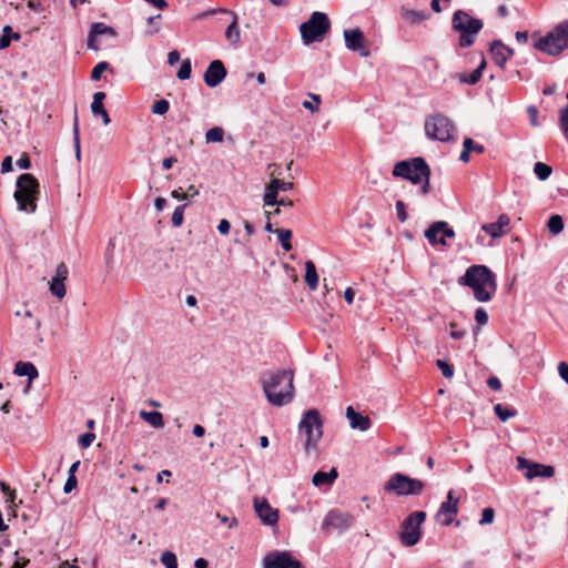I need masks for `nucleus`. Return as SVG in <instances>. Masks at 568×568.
Wrapping results in <instances>:
<instances>
[{
	"label": "nucleus",
	"mask_w": 568,
	"mask_h": 568,
	"mask_svg": "<svg viewBox=\"0 0 568 568\" xmlns=\"http://www.w3.org/2000/svg\"><path fill=\"white\" fill-rule=\"evenodd\" d=\"M458 513V498L454 497V490H449L437 514L436 520L443 526H449Z\"/></svg>",
	"instance_id": "obj_15"
},
{
	"label": "nucleus",
	"mask_w": 568,
	"mask_h": 568,
	"mask_svg": "<svg viewBox=\"0 0 568 568\" xmlns=\"http://www.w3.org/2000/svg\"><path fill=\"white\" fill-rule=\"evenodd\" d=\"M534 173L540 181H546L552 173V169L546 163L536 162L534 165Z\"/></svg>",
	"instance_id": "obj_38"
},
{
	"label": "nucleus",
	"mask_w": 568,
	"mask_h": 568,
	"mask_svg": "<svg viewBox=\"0 0 568 568\" xmlns=\"http://www.w3.org/2000/svg\"><path fill=\"white\" fill-rule=\"evenodd\" d=\"M453 131L452 121L443 114L428 116L425 121V133L432 140L447 142L452 139Z\"/></svg>",
	"instance_id": "obj_11"
},
{
	"label": "nucleus",
	"mask_w": 568,
	"mask_h": 568,
	"mask_svg": "<svg viewBox=\"0 0 568 568\" xmlns=\"http://www.w3.org/2000/svg\"><path fill=\"white\" fill-rule=\"evenodd\" d=\"M224 138V131L220 126H214L206 131L205 140L207 143L222 142Z\"/></svg>",
	"instance_id": "obj_40"
},
{
	"label": "nucleus",
	"mask_w": 568,
	"mask_h": 568,
	"mask_svg": "<svg viewBox=\"0 0 568 568\" xmlns=\"http://www.w3.org/2000/svg\"><path fill=\"white\" fill-rule=\"evenodd\" d=\"M489 51L491 53L493 61L501 70H505L507 61L514 55V50L504 44L500 40H494L490 43Z\"/></svg>",
	"instance_id": "obj_21"
},
{
	"label": "nucleus",
	"mask_w": 568,
	"mask_h": 568,
	"mask_svg": "<svg viewBox=\"0 0 568 568\" xmlns=\"http://www.w3.org/2000/svg\"><path fill=\"white\" fill-rule=\"evenodd\" d=\"M396 213H397V219L400 222H405L407 220L406 206L403 201L396 202Z\"/></svg>",
	"instance_id": "obj_54"
},
{
	"label": "nucleus",
	"mask_w": 568,
	"mask_h": 568,
	"mask_svg": "<svg viewBox=\"0 0 568 568\" xmlns=\"http://www.w3.org/2000/svg\"><path fill=\"white\" fill-rule=\"evenodd\" d=\"M484 23L480 19L471 17L464 10H457L453 14L452 28L459 34L458 45L460 48L471 47Z\"/></svg>",
	"instance_id": "obj_4"
},
{
	"label": "nucleus",
	"mask_w": 568,
	"mask_h": 568,
	"mask_svg": "<svg viewBox=\"0 0 568 568\" xmlns=\"http://www.w3.org/2000/svg\"><path fill=\"white\" fill-rule=\"evenodd\" d=\"M176 158L174 156H169V158H165L163 159L162 161V166L164 170H170L174 163H176Z\"/></svg>",
	"instance_id": "obj_64"
},
{
	"label": "nucleus",
	"mask_w": 568,
	"mask_h": 568,
	"mask_svg": "<svg viewBox=\"0 0 568 568\" xmlns=\"http://www.w3.org/2000/svg\"><path fill=\"white\" fill-rule=\"evenodd\" d=\"M426 519L425 511H414L402 523L399 540L403 546L412 547L422 538V524Z\"/></svg>",
	"instance_id": "obj_9"
},
{
	"label": "nucleus",
	"mask_w": 568,
	"mask_h": 568,
	"mask_svg": "<svg viewBox=\"0 0 568 568\" xmlns=\"http://www.w3.org/2000/svg\"><path fill=\"white\" fill-rule=\"evenodd\" d=\"M191 72H192L191 60L185 59L182 61L176 75L180 80H187L191 77Z\"/></svg>",
	"instance_id": "obj_41"
},
{
	"label": "nucleus",
	"mask_w": 568,
	"mask_h": 568,
	"mask_svg": "<svg viewBox=\"0 0 568 568\" xmlns=\"http://www.w3.org/2000/svg\"><path fill=\"white\" fill-rule=\"evenodd\" d=\"M475 321L478 325H486L488 322V314L483 307H478L475 312Z\"/></svg>",
	"instance_id": "obj_52"
},
{
	"label": "nucleus",
	"mask_w": 568,
	"mask_h": 568,
	"mask_svg": "<svg viewBox=\"0 0 568 568\" xmlns=\"http://www.w3.org/2000/svg\"><path fill=\"white\" fill-rule=\"evenodd\" d=\"M275 233L277 234V237L281 242L283 250L291 251L292 250V244H291L292 231L286 230V229H278L275 231Z\"/></svg>",
	"instance_id": "obj_39"
},
{
	"label": "nucleus",
	"mask_w": 568,
	"mask_h": 568,
	"mask_svg": "<svg viewBox=\"0 0 568 568\" xmlns=\"http://www.w3.org/2000/svg\"><path fill=\"white\" fill-rule=\"evenodd\" d=\"M163 29L162 14H151L144 21V36L153 37L159 34Z\"/></svg>",
	"instance_id": "obj_27"
},
{
	"label": "nucleus",
	"mask_w": 568,
	"mask_h": 568,
	"mask_svg": "<svg viewBox=\"0 0 568 568\" xmlns=\"http://www.w3.org/2000/svg\"><path fill=\"white\" fill-rule=\"evenodd\" d=\"M263 568H304L303 565L287 551H272L263 558Z\"/></svg>",
	"instance_id": "obj_13"
},
{
	"label": "nucleus",
	"mask_w": 568,
	"mask_h": 568,
	"mask_svg": "<svg viewBox=\"0 0 568 568\" xmlns=\"http://www.w3.org/2000/svg\"><path fill=\"white\" fill-rule=\"evenodd\" d=\"M494 410L501 422H506L509 418L515 417L517 415V410L515 408H510L501 404H496L494 406Z\"/></svg>",
	"instance_id": "obj_36"
},
{
	"label": "nucleus",
	"mask_w": 568,
	"mask_h": 568,
	"mask_svg": "<svg viewBox=\"0 0 568 568\" xmlns=\"http://www.w3.org/2000/svg\"><path fill=\"white\" fill-rule=\"evenodd\" d=\"M527 113L529 115V120H530V124L532 126H538L539 125V122H538V109L534 105H529L527 108Z\"/></svg>",
	"instance_id": "obj_55"
},
{
	"label": "nucleus",
	"mask_w": 568,
	"mask_h": 568,
	"mask_svg": "<svg viewBox=\"0 0 568 568\" xmlns=\"http://www.w3.org/2000/svg\"><path fill=\"white\" fill-rule=\"evenodd\" d=\"M458 284L468 286L474 291V297L478 302H489L497 291L495 273L486 265H471L465 274L458 278Z\"/></svg>",
	"instance_id": "obj_2"
},
{
	"label": "nucleus",
	"mask_w": 568,
	"mask_h": 568,
	"mask_svg": "<svg viewBox=\"0 0 568 568\" xmlns=\"http://www.w3.org/2000/svg\"><path fill=\"white\" fill-rule=\"evenodd\" d=\"M169 108H170L169 101L165 99H160L154 102L151 110L154 114L163 115L169 111Z\"/></svg>",
	"instance_id": "obj_43"
},
{
	"label": "nucleus",
	"mask_w": 568,
	"mask_h": 568,
	"mask_svg": "<svg viewBox=\"0 0 568 568\" xmlns=\"http://www.w3.org/2000/svg\"><path fill=\"white\" fill-rule=\"evenodd\" d=\"M118 32L114 28L106 26L102 22H93L90 26L87 45L88 49L98 51L101 49L104 40H115Z\"/></svg>",
	"instance_id": "obj_12"
},
{
	"label": "nucleus",
	"mask_w": 568,
	"mask_h": 568,
	"mask_svg": "<svg viewBox=\"0 0 568 568\" xmlns=\"http://www.w3.org/2000/svg\"><path fill=\"white\" fill-rule=\"evenodd\" d=\"M10 171H12V158L11 156H6L2 160V163H1V172L2 173H8Z\"/></svg>",
	"instance_id": "obj_62"
},
{
	"label": "nucleus",
	"mask_w": 568,
	"mask_h": 568,
	"mask_svg": "<svg viewBox=\"0 0 568 568\" xmlns=\"http://www.w3.org/2000/svg\"><path fill=\"white\" fill-rule=\"evenodd\" d=\"M487 385L489 388H491L493 390H500L501 389V382L499 381L498 377L496 376H490L488 379H487Z\"/></svg>",
	"instance_id": "obj_59"
},
{
	"label": "nucleus",
	"mask_w": 568,
	"mask_h": 568,
	"mask_svg": "<svg viewBox=\"0 0 568 568\" xmlns=\"http://www.w3.org/2000/svg\"><path fill=\"white\" fill-rule=\"evenodd\" d=\"M305 282L311 291H315L318 286V274L311 260L305 262Z\"/></svg>",
	"instance_id": "obj_32"
},
{
	"label": "nucleus",
	"mask_w": 568,
	"mask_h": 568,
	"mask_svg": "<svg viewBox=\"0 0 568 568\" xmlns=\"http://www.w3.org/2000/svg\"><path fill=\"white\" fill-rule=\"evenodd\" d=\"M14 374L18 376H28L29 382L38 377L37 367L30 362H18L14 367Z\"/></svg>",
	"instance_id": "obj_31"
},
{
	"label": "nucleus",
	"mask_w": 568,
	"mask_h": 568,
	"mask_svg": "<svg viewBox=\"0 0 568 568\" xmlns=\"http://www.w3.org/2000/svg\"><path fill=\"white\" fill-rule=\"evenodd\" d=\"M69 276V268L65 263L61 262L55 268V273L49 283L51 294L62 300L67 294L65 281Z\"/></svg>",
	"instance_id": "obj_18"
},
{
	"label": "nucleus",
	"mask_w": 568,
	"mask_h": 568,
	"mask_svg": "<svg viewBox=\"0 0 568 568\" xmlns=\"http://www.w3.org/2000/svg\"><path fill=\"white\" fill-rule=\"evenodd\" d=\"M346 417L349 420V425L353 429L365 432L369 429L372 425L368 416L357 413L352 406L346 408Z\"/></svg>",
	"instance_id": "obj_25"
},
{
	"label": "nucleus",
	"mask_w": 568,
	"mask_h": 568,
	"mask_svg": "<svg viewBox=\"0 0 568 568\" xmlns=\"http://www.w3.org/2000/svg\"><path fill=\"white\" fill-rule=\"evenodd\" d=\"M486 68V61L483 59L479 63V65L470 73H459L457 77H458V80L462 82V83H466V84H476L480 79H481V75H483V71L484 69Z\"/></svg>",
	"instance_id": "obj_30"
},
{
	"label": "nucleus",
	"mask_w": 568,
	"mask_h": 568,
	"mask_svg": "<svg viewBox=\"0 0 568 568\" xmlns=\"http://www.w3.org/2000/svg\"><path fill=\"white\" fill-rule=\"evenodd\" d=\"M558 374L568 384V364L566 362L558 364Z\"/></svg>",
	"instance_id": "obj_58"
},
{
	"label": "nucleus",
	"mask_w": 568,
	"mask_h": 568,
	"mask_svg": "<svg viewBox=\"0 0 568 568\" xmlns=\"http://www.w3.org/2000/svg\"><path fill=\"white\" fill-rule=\"evenodd\" d=\"M94 439H95V434L84 433L79 436L78 443L82 448H88L91 446V444L94 442Z\"/></svg>",
	"instance_id": "obj_49"
},
{
	"label": "nucleus",
	"mask_w": 568,
	"mask_h": 568,
	"mask_svg": "<svg viewBox=\"0 0 568 568\" xmlns=\"http://www.w3.org/2000/svg\"><path fill=\"white\" fill-rule=\"evenodd\" d=\"M445 226H446L445 221H437V222L432 223L428 226V229H426L424 234H425V237L428 240V242L432 245H436V244L446 245V241L444 240V237H438V235L440 234V230Z\"/></svg>",
	"instance_id": "obj_28"
},
{
	"label": "nucleus",
	"mask_w": 568,
	"mask_h": 568,
	"mask_svg": "<svg viewBox=\"0 0 568 568\" xmlns=\"http://www.w3.org/2000/svg\"><path fill=\"white\" fill-rule=\"evenodd\" d=\"M298 428L306 436L304 445L306 453H310L311 449H316L323 436V420L320 412L315 408L306 410L298 424Z\"/></svg>",
	"instance_id": "obj_7"
},
{
	"label": "nucleus",
	"mask_w": 568,
	"mask_h": 568,
	"mask_svg": "<svg viewBox=\"0 0 568 568\" xmlns=\"http://www.w3.org/2000/svg\"><path fill=\"white\" fill-rule=\"evenodd\" d=\"M180 61V53L179 51L176 50H173L171 51L169 54H168V63L170 65H174L175 63H178Z\"/></svg>",
	"instance_id": "obj_63"
},
{
	"label": "nucleus",
	"mask_w": 568,
	"mask_h": 568,
	"mask_svg": "<svg viewBox=\"0 0 568 568\" xmlns=\"http://www.w3.org/2000/svg\"><path fill=\"white\" fill-rule=\"evenodd\" d=\"M535 48L548 55H559L568 49V20L556 24L546 36L535 42Z\"/></svg>",
	"instance_id": "obj_5"
},
{
	"label": "nucleus",
	"mask_w": 568,
	"mask_h": 568,
	"mask_svg": "<svg viewBox=\"0 0 568 568\" xmlns=\"http://www.w3.org/2000/svg\"><path fill=\"white\" fill-rule=\"evenodd\" d=\"M144 2H146L156 10H165L169 8V3L166 0H144Z\"/></svg>",
	"instance_id": "obj_56"
},
{
	"label": "nucleus",
	"mask_w": 568,
	"mask_h": 568,
	"mask_svg": "<svg viewBox=\"0 0 568 568\" xmlns=\"http://www.w3.org/2000/svg\"><path fill=\"white\" fill-rule=\"evenodd\" d=\"M216 12L225 13L232 17L231 23L225 30V39L231 45H237L241 40V31L237 23V14L229 9H212L203 13V16H212Z\"/></svg>",
	"instance_id": "obj_19"
},
{
	"label": "nucleus",
	"mask_w": 568,
	"mask_h": 568,
	"mask_svg": "<svg viewBox=\"0 0 568 568\" xmlns=\"http://www.w3.org/2000/svg\"><path fill=\"white\" fill-rule=\"evenodd\" d=\"M292 182L273 179L265 187L263 202L265 206H273L277 202V194L280 191H290L293 189Z\"/></svg>",
	"instance_id": "obj_20"
},
{
	"label": "nucleus",
	"mask_w": 568,
	"mask_h": 568,
	"mask_svg": "<svg viewBox=\"0 0 568 568\" xmlns=\"http://www.w3.org/2000/svg\"><path fill=\"white\" fill-rule=\"evenodd\" d=\"M518 469L526 470L525 477L529 480L535 477L550 478L555 474V468L549 465L532 463L524 457L517 458Z\"/></svg>",
	"instance_id": "obj_14"
},
{
	"label": "nucleus",
	"mask_w": 568,
	"mask_h": 568,
	"mask_svg": "<svg viewBox=\"0 0 568 568\" xmlns=\"http://www.w3.org/2000/svg\"><path fill=\"white\" fill-rule=\"evenodd\" d=\"M78 485L75 475L69 474L68 479L64 484L63 490L65 494L71 493Z\"/></svg>",
	"instance_id": "obj_53"
},
{
	"label": "nucleus",
	"mask_w": 568,
	"mask_h": 568,
	"mask_svg": "<svg viewBox=\"0 0 568 568\" xmlns=\"http://www.w3.org/2000/svg\"><path fill=\"white\" fill-rule=\"evenodd\" d=\"M262 387L270 404L281 407L292 402L294 397V372L281 369L266 372L262 376Z\"/></svg>",
	"instance_id": "obj_1"
},
{
	"label": "nucleus",
	"mask_w": 568,
	"mask_h": 568,
	"mask_svg": "<svg viewBox=\"0 0 568 568\" xmlns=\"http://www.w3.org/2000/svg\"><path fill=\"white\" fill-rule=\"evenodd\" d=\"M17 165L22 170H27L31 166V161L27 154H23L20 159H18Z\"/></svg>",
	"instance_id": "obj_61"
},
{
	"label": "nucleus",
	"mask_w": 568,
	"mask_h": 568,
	"mask_svg": "<svg viewBox=\"0 0 568 568\" xmlns=\"http://www.w3.org/2000/svg\"><path fill=\"white\" fill-rule=\"evenodd\" d=\"M308 97L313 101H304L303 106L312 112H315L318 110V105L321 104V97L315 93H308Z\"/></svg>",
	"instance_id": "obj_46"
},
{
	"label": "nucleus",
	"mask_w": 568,
	"mask_h": 568,
	"mask_svg": "<svg viewBox=\"0 0 568 568\" xmlns=\"http://www.w3.org/2000/svg\"><path fill=\"white\" fill-rule=\"evenodd\" d=\"M185 204L184 205H179L175 207L173 214H172V224L173 226L175 227H179L182 225L183 223V219H184V210H185Z\"/></svg>",
	"instance_id": "obj_44"
},
{
	"label": "nucleus",
	"mask_w": 568,
	"mask_h": 568,
	"mask_svg": "<svg viewBox=\"0 0 568 568\" xmlns=\"http://www.w3.org/2000/svg\"><path fill=\"white\" fill-rule=\"evenodd\" d=\"M331 22L326 13L315 11L310 19L300 26L302 40L305 44L322 41L328 32Z\"/></svg>",
	"instance_id": "obj_8"
},
{
	"label": "nucleus",
	"mask_w": 568,
	"mask_h": 568,
	"mask_svg": "<svg viewBox=\"0 0 568 568\" xmlns=\"http://www.w3.org/2000/svg\"><path fill=\"white\" fill-rule=\"evenodd\" d=\"M354 523V517L345 511L333 509L328 511L323 521V528H333L336 530H346Z\"/></svg>",
	"instance_id": "obj_16"
},
{
	"label": "nucleus",
	"mask_w": 568,
	"mask_h": 568,
	"mask_svg": "<svg viewBox=\"0 0 568 568\" xmlns=\"http://www.w3.org/2000/svg\"><path fill=\"white\" fill-rule=\"evenodd\" d=\"M110 64L105 61L99 62L91 72V79L93 81H99L102 77V73L109 69Z\"/></svg>",
	"instance_id": "obj_45"
},
{
	"label": "nucleus",
	"mask_w": 568,
	"mask_h": 568,
	"mask_svg": "<svg viewBox=\"0 0 568 568\" xmlns=\"http://www.w3.org/2000/svg\"><path fill=\"white\" fill-rule=\"evenodd\" d=\"M473 150V139L466 138L463 142V151L459 155V160L467 163L470 159V152Z\"/></svg>",
	"instance_id": "obj_42"
},
{
	"label": "nucleus",
	"mask_w": 568,
	"mask_h": 568,
	"mask_svg": "<svg viewBox=\"0 0 568 568\" xmlns=\"http://www.w3.org/2000/svg\"><path fill=\"white\" fill-rule=\"evenodd\" d=\"M254 509L265 525H275L278 521V513L273 509L266 499H254Z\"/></svg>",
	"instance_id": "obj_23"
},
{
	"label": "nucleus",
	"mask_w": 568,
	"mask_h": 568,
	"mask_svg": "<svg viewBox=\"0 0 568 568\" xmlns=\"http://www.w3.org/2000/svg\"><path fill=\"white\" fill-rule=\"evenodd\" d=\"M161 562L166 568H173V566H175L178 564V559H176V556L172 551H164L161 555Z\"/></svg>",
	"instance_id": "obj_47"
},
{
	"label": "nucleus",
	"mask_w": 568,
	"mask_h": 568,
	"mask_svg": "<svg viewBox=\"0 0 568 568\" xmlns=\"http://www.w3.org/2000/svg\"><path fill=\"white\" fill-rule=\"evenodd\" d=\"M345 47L353 51L358 52L361 57H368L369 50L365 45V36L361 29L344 30Z\"/></svg>",
	"instance_id": "obj_17"
},
{
	"label": "nucleus",
	"mask_w": 568,
	"mask_h": 568,
	"mask_svg": "<svg viewBox=\"0 0 568 568\" xmlns=\"http://www.w3.org/2000/svg\"><path fill=\"white\" fill-rule=\"evenodd\" d=\"M400 17L403 18V20L406 23H408L410 26H415V24H418L422 21L428 19L429 13H427L426 11H418V10L407 9V8L403 7L400 9Z\"/></svg>",
	"instance_id": "obj_29"
},
{
	"label": "nucleus",
	"mask_w": 568,
	"mask_h": 568,
	"mask_svg": "<svg viewBox=\"0 0 568 568\" xmlns=\"http://www.w3.org/2000/svg\"><path fill=\"white\" fill-rule=\"evenodd\" d=\"M226 77V69L221 60L212 61L205 73L204 81L207 87L215 88L217 87Z\"/></svg>",
	"instance_id": "obj_22"
},
{
	"label": "nucleus",
	"mask_w": 568,
	"mask_h": 568,
	"mask_svg": "<svg viewBox=\"0 0 568 568\" xmlns=\"http://www.w3.org/2000/svg\"><path fill=\"white\" fill-rule=\"evenodd\" d=\"M425 485L419 479L410 478L400 473H395L385 483V491H393L398 496L419 495Z\"/></svg>",
	"instance_id": "obj_10"
},
{
	"label": "nucleus",
	"mask_w": 568,
	"mask_h": 568,
	"mask_svg": "<svg viewBox=\"0 0 568 568\" xmlns=\"http://www.w3.org/2000/svg\"><path fill=\"white\" fill-rule=\"evenodd\" d=\"M509 216L507 214H500L496 222L483 224L481 231H484L493 239H498L506 234V229L509 226Z\"/></svg>",
	"instance_id": "obj_24"
},
{
	"label": "nucleus",
	"mask_w": 568,
	"mask_h": 568,
	"mask_svg": "<svg viewBox=\"0 0 568 568\" xmlns=\"http://www.w3.org/2000/svg\"><path fill=\"white\" fill-rule=\"evenodd\" d=\"M231 230V223L226 220V219H222L217 225V231L225 235L230 232Z\"/></svg>",
	"instance_id": "obj_60"
},
{
	"label": "nucleus",
	"mask_w": 568,
	"mask_h": 568,
	"mask_svg": "<svg viewBox=\"0 0 568 568\" xmlns=\"http://www.w3.org/2000/svg\"><path fill=\"white\" fill-rule=\"evenodd\" d=\"M73 142L75 149L77 160L81 159V145H80V131H79V118L77 106L74 108V118H73Z\"/></svg>",
	"instance_id": "obj_35"
},
{
	"label": "nucleus",
	"mask_w": 568,
	"mask_h": 568,
	"mask_svg": "<svg viewBox=\"0 0 568 568\" xmlns=\"http://www.w3.org/2000/svg\"><path fill=\"white\" fill-rule=\"evenodd\" d=\"M216 517L220 519L222 524H229L230 528L236 527L239 521L235 517L229 518L225 515H221L220 513L216 514Z\"/></svg>",
	"instance_id": "obj_57"
},
{
	"label": "nucleus",
	"mask_w": 568,
	"mask_h": 568,
	"mask_svg": "<svg viewBox=\"0 0 568 568\" xmlns=\"http://www.w3.org/2000/svg\"><path fill=\"white\" fill-rule=\"evenodd\" d=\"M393 175L410 181L413 184L422 183L420 193L426 195L429 193L430 169L426 161L418 156L412 160L399 161L394 165Z\"/></svg>",
	"instance_id": "obj_3"
},
{
	"label": "nucleus",
	"mask_w": 568,
	"mask_h": 568,
	"mask_svg": "<svg viewBox=\"0 0 568 568\" xmlns=\"http://www.w3.org/2000/svg\"><path fill=\"white\" fill-rule=\"evenodd\" d=\"M144 423H148L155 429L164 427L163 415L159 412H144Z\"/></svg>",
	"instance_id": "obj_34"
},
{
	"label": "nucleus",
	"mask_w": 568,
	"mask_h": 568,
	"mask_svg": "<svg viewBox=\"0 0 568 568\" xmlns=\"http://www.w3.org/2000/svg\"><path fill=\"white\" fill-rule=\"evenodd\" d=\"M337 477V470L332 468L328 473L317 471L313 476V484L316 487L326 486L333 484L335 478Z\"/></svg>",
	"instance_id": "obj_33"
},
{
	"label": "nucleus",
	"mask_w": 568,
	"mask_h": 568,
	"mask_svg": "<svg viewBox=\"0 0 568 568\" xmlns=\"http://www.w3.org/2000/svg\"><path fill=\"white\" fill-rule=\"evenodd\" d=\"M105 97L106 95L104 92H101V91L95 92L93 94L91 111L94 116H101L103 124L108 125L111 122V119L103 105V100L105 99Z\"/></svg>",
	"instance_id": "obj_26"
},
{
	"label": "nucleus",
	"mask_w": 568,
	"mask_h": 568,
	"mask_svg": "<svg viewBox=\"0 0 568 568\" xmlns=\"http://www.w3.org/2000/svg\"><path fill=\"white\" fill-rule=\"evenodd\" d=\"M12 32V28L10 26H6L3 28V33L0 37V49H6L10 45L11 37L10 33Z\"/></svg>",
	"instance_id": "obj_50"
},
{
	"label": "nucleus",
	"mask_w": 568,
	"mask_h": 568,
	"mask_svg": "<svg viewBox=\"0 0 568 568\" xmlns=\"http://www.w3.org/2000/svg\"><path fill=\"white\" fill-rule=\"evenodd\" d=\"M495 518V511L493 508L487 507L483 510L481 519L479 520L480 525H488L494 521Z\"/></svg>",
	"instance_id": "obj_51"
},
{
	"label": "nucleus",
	"mask_w": 568,
	"mask_h": 568,
	"mask_svg": "<svg viewBox=\"0 0 568 568\" xmlns=\"http://www.w3.org/2000/svg\"><path fill=\"white\" fill-rule=\"evenodd\" d=\"M437 367L442 371V374L446 378H452L454 375V368L452 365H449L447 362L443 359H437L436 362Z\"/></svg>",
	"instance_id": "obj_48"
},
{
	"label": "nucleus",
	"mask_w": 568,
	"mask_h": 568,
	"mask_svg": "<svg viewBox=\"0 0 568 568\" xmlns=\"http://www.w3.org/2000/svg\"><path fill=\"white\" fill-rule=\"evenodd\" d=\"M547 227L550 233L557 235L562 232L564 230V220L560 215L555 214L550 216L547 223Z\"/></svg>",
	"instance_id": "obj_37"
},
{
	"label": "nucleus",
	"mask_w": 568,
	"mask_h": 568,
	"mask_svg": "<svg viewBox=\"0 0 568 568\" xmlns=\"http://www.w3.org/2000/svg\"><path fill=\"white\" fill-rule=\"evenodd\" d=\"M39 194V182L30 173L21 174L17 180V190L14 199L18 209L28 213H33L37 209V199Z\"/></svg>",
	"instance_id": "obj_6"
}]
</instances>
